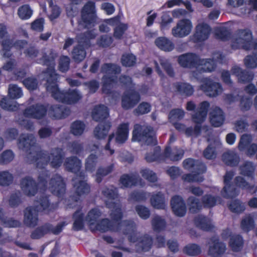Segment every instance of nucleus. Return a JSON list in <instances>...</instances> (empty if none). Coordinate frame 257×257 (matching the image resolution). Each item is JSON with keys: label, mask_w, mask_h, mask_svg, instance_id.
Here are the masks:
<instances>
[{"label": "nucleus", "mask_w": 257, "mask_h": 257, "mask_svg": "<svg viewBox=\"0 0 257 257\" xmlns=\"http://www.w3.org/2000/svg\"><path fill=\"white\" fill-rule=\"evenodd\" d=\"M9 96L13 99H18L21 97L23 94L22 88L17 85L11 84L8 88Z\"/></svg>", "instance_id": "57"}, {"label": "nucleus", "mask_w": 257, "mask_h": 257, "mask_svg": "<svg viewBox=\"0 0 257 257\" xmlns=\"http://www.w3.org/2000/svg\"><path fill=\"white\" fill-rule=\"evenodd\" d=\"M195 220L196 225L203 230H209L213 227L210 219L202 215L196 217Z\"/></svg>", "instance_id": "47"}, {"label": "nucleus", "mask_w": 257, "mask_h": 257, "mask_svg": "<svg viewBox=\"0 0 257 257\" xmlns=\"http://www.w3.org/2000/svg\"><path fill=\"white\" fill-rule=\"evenodd\" d=\"M222 160L226 165L233 167L238 164L240 157L235 151L228 150L222 154Z\"/></svg>", "instance_id": "32"}, {"label": "nucleus", "mask_w": 257, "mask_h": 257, "mask_svg": "<svg viewBox=\"0 0 257 257\" xmlns=\"http://www.w3.org/2000/svg\"><path fill=\"white\" fill-rule=\"evenodd\" d=\"M187 203L191 212L196 213L202 209V203L200 202L198 198L194 196L189 197L187 200Z\"/></svg>", "instance_id": "49"}, {"label": "nucleus", "mask_w": 257, "mask_h": 257, "mask_svg": "<svg viewBox=\"0 0 257 257\" xmlns=\"http://www.w3.org/2000/svg\"><path fill=\"white\" fill-rule=\"evenodd\" d=\"M119 228L117 231H121L124 234H130L137 230V225L132 220H125L119 223H116V226Z\"/></svg>", "instance_id": "36"}, {"label": "nucleus", "mask_w": 257, "mask_h": 257, "mask_svg": "<svg viewBox=\"0 0 257 257\" xmlns=\"http://www.w3.org/2000/svg\"><path fill=\"white\" fill-rule=\"evenodd\" d=\"M209 103L207 101H203L200 103L197 111L192 116L194 122L197 124L202 123L206 117Z\"/></svg>", "instance_id": "31"}, {"label": "nucleus", "mask_w": 257, "mask_h": 257, "mask_svg": "<svg viewBox=\"0 0 257 257\" xmlns=\"http://www.w3.org/2000/svg\"><path fill=\"white\" fill-rule=\"evenodd\" d=\"M147 199V193L143 191H134L128 196L129 201L136 202L145 201Z\"/></svg>", "instance_id": "60"}, {"label": "nucleus", "mask_w": 257, "mask_h": 257, "mask_svg": "<svg viewBox=\"0 0 257 257\" xmlns=\"http://www.w3.org/2000/svg\"><path fill=\"white\" fill-rule=\"evenodd\" d=\"M37 211H46L48 212L54 209V206L51 204L47 196H42L39 200L37 201L33 206Z\"/></svg>", "instance_id": "35"}, {"label": "nucleus", "mask_w": 257, "mask_h": 257, "mask_svg": "<svg viewBox=\"0 0 257 257\" xmlns=\"http://www.w3.org/2000/svg\"><path fill=\"white\" fill-rule=\"evenodd\" d=\"M63 165L67 171L76 174L80 172L82 162L76 156H70L65 159Z\"/></svg>", "instance_id": "27"}, {"label": "nucleus", "mask_w": 257, "mask_h": 257, "mask_svg": "<svg viewBox=\"0 0 257 257\" xmlns=\"http://www.w3.org/2000/svg\"><path fill=\"white\" fill-rule=\"evenodd\" d=\"M192 25L188 19H182L172 30V33L176 37L182 38L188 36L191 32Z\"/></svg>", "instance_id": "18"}, {"label": "nucleus", "mask_w": 257, "mask_h": 257, "mask_svg": "<svg viewBox=\"0 0 257 257\" xmlns=\"http://www.w3.org/2000/svg\"><path fill=\"white\" fill-rule=\"evenodd\" d=\"M252 141V137L250 134H245L241 136L238 145L239 151H244Z\"/></svg>", "instance_id": "64"}, {"label": "nucleus", "mask_w": 257, "mask_h": 257, "mask_svg": "<svg viewBox=\"0 0 257 257\" xmlns=\"http://www.w3.org/2000/svg\"><path fill=\"white\" fill-rule=\"evenodd\" d=\"M200 89L210 97H215L221 94L222 91L220 83L207 78L203 79Z\"/></svg>", "instance_id": "15"}, {"label": "nucleus", "mask_w": 257, "mask_h": 257, "mask_svg": "<svg viewBox=\"0 0 257 257\" xmlns=\"http://www.w3.org/2000/svg\"><path fill=\"white\" fill-rule=\"evenodd\" d=\"M211 32V29L207 24L199 23L195 27V32L193 37L197 42H202L209 38Z\"/></svg>", "instance_id": "23"}, {"label": "nucleus", "mask_w": 257, "mask_h": 257, "mask_svg": "<svg viewBox=\"0 0 257 257\" xmlns=\"http://www.w3.org/2000/svg\"><path fill=\"white\" fill-rule=\"evenodd\" d=\"M47 112V107L46 106L37 103L27 107L24 111V115L29 118L40 119L45 116Z\"/></svg>", "instance_id": "16"}, {"label": "nucleus", "mask_w": 257, "mask_h": 257, "mask_svg": "<svg viewBox=\"0 0 257 257\" xmlns=\"http://www.w3.org/2000/svg\"><path fill=\"white\" fill-rule=\"evenodd\" d=\"M48 188L54 195L61 197L65 193V183L63 178L56 174L51 178Z\"/></svg>", "instance_id": "14"}, {"label": "nucleus", "mask_w": 257, "mask_h": 257, "mask_svg": "<svg viewBox=\"0 0 257 257\" xmlns=\"http://www.w3.org/2000/svg\"><path fill=\"white\" fill-rule=\"evenodd\" d=\"M240 174L242 175L251 178V180L254 179L255 166L250 161L243 162L239 167Z\"/></svg>", "instance_id": "40"}, {"label": "nucleus", "mask_w": 257, "mask_h": 257, "mask_svg": "<svg viewBox=\"0 0 257 257\" xmlns=\"http://www.w3.org/2000/svg\"><path fill=\"white\" fill-rule=\"evenodd\" d=\"M22 193L19 191L12 193L9 199L10 206L16 208L20 205L22 203Z\"/></svg>", "instance_id": "58"}, {"label": "nucleus", "mask_w": 257, "mask_h": 257, "mask_svg": "<svg viewBox=\"0 0 257 257\" xmlns=\"http://www.w3.org/2000/svg\"><path fill=\"white\" fill-rule=\"evenodd\" d=\"M200 57L194 53H186L178 57V62L180 65L184 68L197 69Z\"/></svg>", "instance_id": "20"}, {"label": "nucleus", "mask_w": 257, "mask_h": 257, "mask_svg": "<svg viewBox=\"0 0 257 257\" xmlns=\"http://www.w3.org/2000/svg\"><path fill=\"white\" fill-rule=\"evenodd\" d=\"M95 37V35L92 31H87L77 36V39L79 45L74 47L72 51V57L75 62H80L86 57V51L81 44H84L86 46H89V40L94 39Z\"/></svg>", "instance_id": "8"}, {"label": "nucleus", "mask_w": 257, "mask_h": 257, "mask_svg": "<svg viewBox=\"0 0 257 257\" xmlns=\"http://www.w3.org/2000/svg\"><path fill=\"white\" fill-rule=\"evenodd\" d=\"M220 197L212 196L210 194H206L201 198L202 205L205 208H211L214 206L217 202L220 203Z\"/></svg>", "instance_id": "45"}, {"label": "nucleus", "mask_w": 257, "mask_h": 257, "mask_svg": "<svg viewBox=\"0 0 257 257\" xmlns=\"http://www.w3.org/2000/svg\"><path fill=\"white\" fill-rule=\"evenodd\" d=\"M252 45V34L249 29L238 30L231 43V47L233 49L242 48L248 50L251 49Z\"/></svg>", "instance_id": "10"}, {"label": "nucleus", "mask_w": 257, "mask_h": 257, "mask_svg": "<svg viewBox=\"0 0 257 257\" xmlns=\"http://www.w3.org/2000/svg\"><path fill=\"white\" fill-rule=\"evenodd\" d=\"M87 177L84 172L81 171L79 175L73 178L72 185L75 194L71 197L72 200L77 201L80 197L88 194L90 191V186L85 180Z\"/></svg>", "instance_id": "9"}, {"label": "nucleus", "mask_w": 257, "mask_h": 257, "mask_svg": "<svg viewBox=\"0 0 257 257\" xmlns=\"http://www.w3.org/2000/svg\"><path fill=\"white\" fill-rule=\"evenodd\" d=\"M46 90L56 100L67 104H73L78 102L82 98V94L77 89H69L60 91L57 84V80L45 83Z\"/></svg>", "instance_id": "1"}, {"label": "nucleus", "mask_w": 257, "mask_h": 257, "mask_svg": "<svg viewBox=\"0 0 257 257\" xmlns=\"http://www.w3.org/2000/svg\"><path fill=\"white\" fill-rule=\"evenodd\" d=\"M96 18L94 3L89 1L83 7L81 11V20L78 21L80 29L87 28L93 23Z\"/></svg>", "instance_id": "11"}, {"label": "nucleus", "mask_w": 257, "mask_h": 257, "mask_svg": "<svg viewBox=\"0 0 257 257\" xmlns=\"http://www.w3.org/2000/svg\"><path fill=\"white\" fill-rule=\"evenodd\" d=\"M234 183L235 185L244 190H247L250 192L252 191L255 193L257 191V187L253 183H249L242 176H237L234 179Z\"/></svg>", "instance_id": "39"}, {"label": "nucleus", "mask_w": 257, "mask_h": 257, "mask_svg": "<svg viewBox=\"0 0 257 257\" xmlns=\"http://www.w3.org/2000/svg\"><path fill=\"white\" fill-rule=\"evenodd\" d=\"M64 226V222L58 224L55 227H53L50 224L46 223L34 230L32 232L31 237L32 239H38L49 232H52L54 234H58L62 231Z\"/></svg>", "instance_id": "12"}, {"label": "nucleus", "mask_w": 257, "mask_h": 257, "mask_svg": "<svg viewBox=\"0 0 257 257\" xmlns=\"http://www.w3.org/2000/svg\"><path fill=\"white\" fill-rule=\"evenodd\" d=\"M171 205L176 215L182 217L186 214V205L181 196L178 195L173 196L171 200Z\"/></svg>", "instance_id": "25"}, {"label": "nucleus", "mask_w": 257, "mask_h": 257, "mask_svg": "<svg viewBox=\"0 0 257 257\" xmlns=\"http://www.w3.org/2000/svg\"><path fill=\"white\" fill-rule=\"evenodd\" d=\"M140 100L139 93L135 91L124 93L121 98V106L125 109L133 108Z\"/></svg>", "instance_id": "22"}, {"label": "nucleus", "mask_w": 257, "mask_h": 257, "mask_svg": "<svg viewBox=\"0 0 257 257\" xmlns=\"http://www.w3.org/2000/svg\"><path fill=\"white\" fill-rule=\"evenodd\" d=\"M231 72L233 74L237 77L238 80L239 82L243 83L251 81L254 77V74L252 72L243 70L236 66L232 68Z\"/></svg>", "instance_id": "28"}, {"label": "nucleus", "mask_w": 257, "mask_h": 257, "mask_svg": "<svg viewBox=\"0 0 257 257\" xmlns=\"http://www.w3.org/2000/svg\"><path fill=\"white\" fill-rule=\"evenodd\" d=\"M73 229L75 231L82 229L84 227L83 213L80 209L77 210L73 214Z\"/></svg>", "instance_id": "46"}, {"label": "nucleus", "mask_w": 257, "mask_h": 257, "mask_svg": "<svg viewBox=\"0 0 257 257\" xmlns=\"http://www.w3.org/2000/svg\"><path fill=\"white\" fill-rule=\"evenodd\" d=\"M152 244V238L148 234H145L141 237L140 240L138 242L139 246L141 247L142 250L144 251H149L151 248Z\"/></svg>", "instance_id": "55"}, {"label": "nucleus", "mask_w": 257, "mask_h": 257, "mask_svg": "<svg viewBox=\"0 0 257 257\" xmlns=\"http://www.w3.org/2000/svg\"><path fill=\"white\" fill-rule=\"evenodd\" d=\"M38 211L33 206L27 207L24 211V223L28 227H34L38 224Z\"/></svg>", "instance_id": "21"}, {"label": "nucleus", "mask_w": 257, "mask_h": 257, "mask_svg": "<svg viewBox=\"0 0 257 257\" xmlns=\"http://www.w3.org/2000/svg\"><path fill=\"white\" fill-rule=\"evenodd\" d=\"M239 194V191L230 185H226L221 192L222 195L225 198H233Z\"/></svg>", "instance_id": "61"}, {"label": "nucleus", "mask_w": 257, "mask_h": 257, "mask_svg": "<svg viewBox=\"0 0 257 257\" xmlns=\"http://www.w3.org/2000/svg\"><path fill=\"white\" fill-rule=\"evenodd\" d=\"M210 122L215 127L221 126L224 120L225 117L222 110L217 106H212L210 112Z\"/></svg>", "instance_id": "29"}, {"label": "nucleus", "mask_w": 257, "mask_h": 257, "mask_svg": "<svg viewBox=\"0 0 257 257\" xmlns=\"http://www.w3.org/2000/svg\"><path fill=\"white\" fill-rule=\"evenodd\" d=\"M20 186L24 194L28 197L34 196L38 191V184L33 178L29 176L21 179Z\"/></svg>", "instance_id": "13"}, {"label": "nucleus", "mask_w": 257, "mask_h": 257, "mask_svg": "<svg viewBox=\"0 0 257 257\" xmlns=\"http://www.w3.org/2000/svg\"><path fill=\"white\" fill-rule=\"evenodd\" d=\"M150 203L154 208L157 209H165L167 206L165 195L161 192L152 194Z\"/></svg>", "instance_id": "30"}, {"label": "nucleus", "mask_w": 257, "mask_h": 257, "mask_svg": "<svg viewBox=\"0 0 257 257\" xmlns=\"http://www.w3.org/2000/svg\"><path fill=\"white\" fill-rule=\"evenodd\" d=\"M101 193L107 199L105 201L106 206L112 209L110 214L111 218L115 220L121 219L122 217L121 204L119 201L116 200L118 197L117 189L114 188H109L105 187L102 190Z\"/></svg>", "instance_id": "5"}, {"label": "nucleus", "mask_w": 257, "mask_h": 257, "mask_svg": "<svg viewBox=\"0 0 257 257\" xmlns=\"http://www.w3.org/2000/svg\"><path fill=\"white\" fill-rule=\"evenodd\" d=\"M64 157V154L62 149L55 148L51 150L50 153L41 150L35 162H37V168H43L48 163H50L52 167L58 168L61 166Z\"/></svg>", "instance_id": "3"}, {"label": "nucleus", "mask_w": 257, "mask_h": 257, "mask_svg": "<svg viewBox=\"0 0 257 257\" xmlns=\"http://www.w3.org/2000/svg\"><path fill=\"white\" fill-rule=\"evenodd\" d=\"M129 124L123 123L120 124L117 128L115 141L119 144L124 143L128 138Z\"/></svg>", "instance_id": "38"}, {"label": "nucleus", "mask_w": 257, "mask_h": 257, "mask_svg": "<svg viewBox=\"0 0 257 257\" xmlns=\"http://www.w3.org/2000/svg\"><path fill=\"white\" fill-rule=\"evenodd\" d=\"M18 147L26 153L25 161L31 164L38 160V156L41 151L37 146L36 139L32 134L21 135L18 140Z\"/></svg>", "instance_id": "2"}, {"label": "nucleus", "mask_w": 257, "mask_h": 257, "mask_svg": "<svg viewBox=\"0 0 257 257\" xmlns=\"http://www.w3.org/2000/svg\"><path fill=\"white\" fill-rule=\"evenodd\" d=\"M216 67V63L211 59H201L200 58L198 70L200 73L211 72Z\"/></svg>", "instance_id": "41"}, {"label": "nucleus", "mask_w": 257, "mask_h": 257, "mask_svg": "<svg viewBox=\"0 0 257 257\" xmlns=\"http://www.w3.org/2000/svg\"><path fill=\"white\" fill-rule=\"evenodd\" d=\"M114 164H111L106 167H99L95 175V181L98 183H100L103 177L110 174L114 170Z\"/></svg>", "instance_id": "43"}, {"label": "nucleus", "mask_w": 257, "mask_h": 257, "mask_svg": "<svg viewBox=\"0 0 257 257\" xmlns=\"http://www.w3.org/2000/svg\"><path fill=\"white\" fill-rule=\"evenodd\" d=\"M101 215V212L96 208L92 209L88 212L86 217V220L88 222L91 229H92L95 224L96 220Z\"/></svg>", "instance_id": "53"}, {"label": "nucleus", "mask_w": 257, "mask_h": 257, "mask_svg": "<svg viewBox=\"0 0 257 257\" xmlns=\"http://www.w3.org/2000/svg\"><path fill=\"white\" fill-rule=\"evenodd\" d=\"M132 141H138L142 145H155L157 141L153 128L148 125L136 124L133 132Z\"/></svg>", "instance_id": "7"}, {"label": "nucleus", "mask_w": 257, "mask_h": 257, "mask_svg": "<svg viewBox=\"0 0 257 257\" xmlns=\"http://www.w3.org/2000/svg\"><path fill=\"white\" fill-rule=\"evenodd\" d=\"M120 67L114 64L105 63L101 67V72L105 74L102 77V91L105 94H110L112 88L117 84V77L115 75L120 72Z\"/></svg>", "instance_id": "4"}, {"label": "nucleus", "mask_w": 257, "mask_h": 257, "mask_svg": "<svg viewBox=\"0 0 257 257\" xmlns=\"http://www.w3.org/2000/svg\"><path fill=\"white\" fill-rule=\"evenodd\" d=\"M135 210L139 217L144 220H147L150 217L151 211L149 208L143 205H137Z\"/></svg>", "instance_id": "63"}, {"label": "nucleus", "mask_w": 257, "mask_h": 257, "mask_svg": "<svg viewBox=\"0 0 257 257\" xmlns=\"http://www.w3.org/2000/svg\"><path fill=\"white\" fill-rule=\"evenodd\" d=\"M221 145L218 139H216L211 142L203 151V156L207 159L212 160L216 157L217 153L216 148Z\"/></svg>", "instance_id": "37"}, {"label": "nucleus", "mask_w": 257, "mask_h": 257, "mask_svg": "<svg viewBox=\"0 0 257 257\" xmlns=\"http://www.w3.org/2000/svg\"><path fill=\"white\" fill-rule=\"evenodd\" d=\"M229 245L233 251L240 250L243 245L242 238L239 235L231 236L230 238Z\"/></svg>", "instance_id": "54"}, {"label": "nucleus", "mask_w": 257, "mask_h": 257, "mask_svg": "<svg viewBox=\"0 0 257 257\" xmlns=\"http://www.w3.org/2000/svg\"><path fill=\"white\" fill-rule=\"evenodd\" d=\"M151 224L154 231L161 232L165 229L166 222L161 216L156 215L153 217L151 220Z\"/></svg>", "instance_id": "44"}, {"label": "nucleus", "mask_w": 257, "mask_h": 257, "mask_svg": "<svg viewBox=\"0 0 257 257\" xmlns=\"http://www.w3.org/2000/svg\"><path fill=\"white\" fill-rule=\"evenodd\" d=\"M33 14V10L28 5L20 7L18 10V15L22 20L29 19Z\"/></svg>", "instance_id": "56"}, {"label": "nucleus", "mask_w": 257, "mask_h": 257, "mask_svg": "<svg viewBox=\"0 0 257 257\" xmlns=\"http://www.w3.org/2000/svg\"><path fill=\"white\" fill-rule=\"evenodd\" d=\"M208 253L212 257H221L226 250V245L215 237H212L208 242Z\"/></svg>", "instance_id": "19"}, {"label": "nucleus", "mask_w": 257, "mask_h": 257, "mask_svg": "<svg viewBox=\"0 0 257 257\" xmlns=\"http://www.w3.org/2000/svg\"><path fill=\"white\" fill-rule=\"evenodd\" d=\"M111 126L110 122L108 121L98 124L93 131L95 138L99 140L104 139L107 136Z\"/></svg>", "instance_id": "34"}, {"label": "nucleus", "mask_w": 257, "mask_h": 257, "mask_svg": "<svg viewBox=\"0 0 257 257\" xmlns=\"http://www.w3.org/2000/svg\"><path fill=\"white\" fill-rule=\"evenodd\" d=\"M142 180L137 173L124 174L120 177L119 182L122 187L131 188L137 185Z\"/></svg>", "instance_id": "26"}, {"label": "nucleus", "mask_w": 257, "mask_h": 257, "mask_svg": "<svg viewBox=\"0 0 257 257\" xmlns=\"http://www.w3.org/2000/svg\"><path fill=\"white\" fill-rule=\"evenodd\" d=\"M201 251L200 246L195 243L189 244L183 249L184 252L190 256H196L201 253Z\"/></svg>", "instance_id": "59"}, {"label": "nucleus", "mask_w": 257, "mask_h": 257, "mask_svg": "<svg viewBox=\"0 0 257 257\" xmlns=\"http://www.w3.org/2000/svg\"><path fill=\"white\" fill-rule=\"evenodd\" d=\"M113 221H110L108 219L105 218L102 219L100 221L98 222L95 225L92 229L93 230H97L102 232H106L108 231H117L119 228L116 226V221L120 220H115L112 219Z\"/></svg>", "instance_id": "24"}, {"label": "nucleus", "mask_w": 257, "mask_h": 257, "mask_svg": "<svg viewBox=\"0 0 257 257\" xmlns=\"http://www.w3.org/2000/svg\"><path fill=\"white\" fill-rule=\"evenodd\" d=\"M184 153V151L181 149L174 148L171 149L170 147H167L164 152V155L171 160L176 161L182 158Z\"/></svg>", "instance_id": "42"}, {"label": "nucleus", "mask_w": 257, "mask_h": 257, "mask_svg": "<svg viewBox=\"0 0 257 257\" xmlns=\"http://www.w3.org/2000/svg\"><path fill=\"white\" fill-rule=\"evenodd\" d=\"M67 149L70 153L74 155H80L84 150L82 143L79 141L69 142L67 145Z\"/></svg>", "instance_id": "50"}, {"label": "nucleus", "mask_w": 257, "mask_h": 257, "mask_svg": "<svg viewBox=\"0 0 257 257\" xmlns=\"http://www.w3.org/2000/svg\"><path fill=\"white\" fill-rule=\"evenodd\" d=\"M108 110L104 105L95 106L92 111V117L96 121H102L108 116Z\"/></svg>", "instance_id": "33"}, {"label": "nucleus", "mask_w": 257, "mask_h": 257, "mask_svg": "<svg viewBox=\"0 0 257 257\" xmlns=\"http://www.w3.org/2000/svg\"><path fill=\"white\" fill-rule=\"evenodd\" d=\"M98 161V157L93 154H91L86 159L85 169L86 171L92 173L95 169Z\"/></svg>", "instance_id": "52"}, {"label": "nucleus", "mask_w": 257, "mask_h": 257, "mask_svg": "<svg viewBox=\"0 0 257 257\" xmlns=\"http://www.w3.org/2000/svg\"><path fill=\"white\" fill-rule=\"evenodd\" d=\"M14 176L9 171H0V186L7 187L13 182Z\"/></svg>", "instance_id": "51"}, {"label": "nucleus", "mask_w": 257, "mask_h": 257, "mask_svg": "<svg viewBox=\"0 0 257 257\" xmlns=\"http://www.w3.org/2000/svg\"><path fill=\"white\" fill-rule=\"evenodd\" d=\"M57 57V54L53 49L43 50L42 58L39 63L48 66L46 71L43 73V79L46 81V83L57 80L58 76L54 70L55 60Z\"/></svg>", "instance_id": "6"}, {"label": "nucleus", "mask_w": 257, "mask_h": 257, "mask_svg": "<svg viewBox=\"0 0 257 257\" xmlns=\"http://www.w3.org/2000/svg\"><path fill=\"white\" fill-rule=\"evenodd\" d=\"M49 116L54 119H61L67 117L70 114V109L63 105L53 104L47 107Z\"/></svg>", "instance_id": "17"}, {"label": "nucleus", "mask_w": 257, "mask_h": 257, "mask_svg": "<svg viewBox=\"0 0 257 257\" xmlns=\"http://www.w3.org/2000/svg\"><path fill=\"white\" fill-rule=\"evenodd\" d=\"M156 45L161 50L165 51H170L174 48L172 42L164 37H160L155 40Z\"/></svg>", "instance_id": "48"}, {"label": "nucleus", "mask_w": 257, "mask_h": 257, "mask_svg": "<svg viewBox=\"0 0 257 257\" xmlns=\"http://www.w3.org/2000/svg\"><path fill=\"white\" fill-rule=\"evenodd\" d=\"M254 226V220L250 214L245 215L242 218L241 222V227L242 230L247 232L253 229Z\"/></svg>", "instance_id": "62"}]
</instances>
